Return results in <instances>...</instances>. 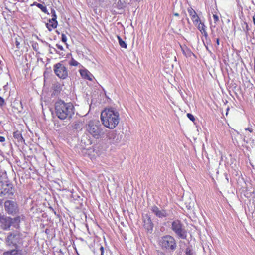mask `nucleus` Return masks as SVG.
Listing matches in <instances>:
<instances>
[{"label":"nucleus","instance_id":"21","mask_svg":"<svg viewBox=\"0 0 255 255\" xmlns=\"http://www.w3.org/2000/svg\"><path fill=\"white\" fill-rule=\"evenodd\" d=\"M87 135H84L82 137L81 142L84 143L85 145H90L92 143V142L90 138L87 139Z\"/></svg>","mask_w":255,"mask_h":255},{"label":"nucleus","instance_id":"10","mask_svg":"<svg viewBox=\"0 0 255 255\" xmlns=\"http://www.w3.org/2000/svg\"><path fill=\"white\" fill-rule=\"evenodd\" d=\"M12 225V218L4 216H0V226L2 229L7 230L9 229Z\"/></svg>","mask_w":255,"mask_h":255},{"label":"nucleus","instance_id":"6","mask_svg":"<svg viewBox=\"0 0 255 255\" xmlns=\"http://www.w3.org/2000/svg\"><path fill=\"white\" fill-rule=\"evenodd\" d=\"M171 228L175 235L179 238L185 239L187 237V232L183 224L179 220L172 222Z\"/></svg>","mask_w":255,"mask_h":255},{"label":"nucleus","instance_id":"22","mask_svg":"<svg viewBox=\"0 0 255 255\" xmlns=\"http://www.w3.org/2000/svg\"><path fill=\"white\" fill-rule=\"evenodd\" d=\"M117 38L118 39V42H119V44L120 46L122 48H127V45L126 43V42L125 41H124L119 36L117 35Z\"/></svg>","mask_w":255,"mask_h":255},{"label":"nucleus","instance_id":"40","mask_svg":"<svg viewBox=\"0 0 255 255\" xmlns=\"http://www.w3.org/2000/svg\"><path fill=\"white\" fill-rule=\"evenodd\" d=\"M158 255H166L165 254L162 252H159Z\"/></svg>","mask_w":255,"mask_h":255},{"label":"nucleus","instance_id":"20","mask_svg":"<svg viewBox=\"0 0 255 255\" xmlns=\"http://www.w3.org/2000/svg\"><path fill=\"white\" fill-rule=\"evenodd\" d=\"M19 250L13 249L12 250L7 251L3 253L2 255H18Z\"/></svg>","mask_w":255,"mask_h":255},{"label":"nucleus","instance_id":"42","mask_svg":"<svg viewBox=\"0 0 255 255\" xmlns=\"http://www.w3.org/2000/svg\"><path fill=\"white\" fill-rule=\"evenodd\" d=\"M253 20L254 24L255 25V18L254 17H253Z\"/></svg>","mask_w":255,"mask_h":255},{"label":"nucleus","instance_id":"25","mask_svg":"<svg viewBox=\"0 0 255 255\" xmlns=\"http://www.w3.org/2000/svg\"><path fill=\"white\" fill-rule=\"evenodd\" d=\"M69 64L71 66H76L79 64V63L74 60L73 58H72L71 60L69 61Z\"/></svg>","mask_w":255,"mask_h":255},{"label":"nucleus","instance_id":"16","mask_svg":"<svg viewBox=\"0 0 255 255\" xmlns=\"http://www.w3.org/2000/svg\"><path fill=\"white\" fill-rule=\"evenodd\" d=\"M198 29L201 32V33L204 36L206 39L208 37V33L205 29V26L203 23L199 22L197 25Z\"/></svg>","mask_w":255,"mask_h":255},{"label":"nucleus","instance_id":"14","mask_svg":"<svg viewBox=\"0 0 255 255\" xmlns=\"http://www.w3.org/2000/svg\"><path fill=\"white\" fill-rule=\"evenodd\" d=\"M188 12L190 16L194 25H197L199 22H200V19L198 16L197 15L195 11L191 8L188 9Z\"/></svg>","mask_w":255,"mask_h":255},{"label":"nucleus","instance_id":"12","mask_svg":"<svg viewBox=\"0 0 255 255\" xmlns=\"http://www.w3.org/2000/svg\"><path fill=\"white\" fill-rule=\"evenodd\" d=\"M107 137L110 140L111 143L117 144L122 140V135L119 134H117L115 131H111L108 133Z\"/></svg>","mask_w":255,"mask_h":255},{"label":"nucleus","instance_id":"35","mask_svg":"<svg viewBox=\"0 0 255 255\" xmlns=\"http://www.w3.org/2000/svg\"><path fill=\"white\" fill-rule=\"evenodd\" d=\"M5 141V137L3 136H0V142H3Z\"/></svg>","mask_w":255,"mask_h":255},{"label":"nucleus","instance_id":"19","mask_svg":"<svg viewBox=\"0 0 255 255\" xmlns=\"http://www.w3.org/2000/svg\"><path fill=\"white\" fill-rule=\"evenodd\" d=\"M13 137L15 139H17V141L19 142L22 143L24 141L21 132L18 130L13 133Z\"/></svg>","mask_w":255,"mask_h":255},{"label":"nucleus","instance_id":"30","mask_svg":"<svg viewBox=\"0 0 255 255\" xmlns=\"http://www.w3.org/2000/svg\"><path fill=\"white\" fill-rule=\"evenodd\" d=\"M213 17L215 23H216L217 22H218L219 20V17L216 14H214L213 16Z\"/></svg>","mask_w":255,"mask_h":255},{"label":"nucleus","instance_id":"8","mask_svg":"<svg viewBox=\"0 0 255 255\" xmlns=\"http://www.w3.org/2000/svg\"><path fill=\"white\" fill-rule=\"evenodd\" d=\"M5 209L9 214L15 215L19 209L17 203L13 200H7L4 203Z\"/></svg>","mask_w":255,"mask_h":255},{"label":"nucleus","instance_id":"18","mask_svg":"<svg viewBox=\"0 0 255 255\" xmlns=\"http://www.w3.org/2000/svg\"><path fill=\"white\" fill-rule=\"evenodd\" d=\"M144 226L148 231L152 230L153 223L151 221L150 218L148 217L147 218V220H144Z\"/></svg>","mask_w":255,"mask_h":255},{"label":"nucleus","instance_id":"5","mask_svg":"<svg viewBox=\"0 0 255 255\" xmlns=\"http://www.w3.org/2000/svg\"><path fill=\"white\" fill-rule=\"evenodd\" d=\"M22 235L17 231L9 232L5 238V244L9 248L18 249V244L21 242Z\"/></svg>","mask_w":255,"mask_h":255},{"label":"nucleus","instance_id":"11","mask_svg":"<svg viewBox=\"0 0 255 255\" xmlns=\"http://www.w3.org/2000/svg\"><path fill=\"white\" fill-rule=\"evenodd\" d=\"M151 210L159 218H166L169 215L166 210L160 209L156 206L152 207Z\"/></svg>","mask_w":255,"mask_h":255},{"label":"nucleus","instance_id":"39","mask_svg":"<svg viewBox=\"0 0 255 255\" xmlns=\"http://www.w3.org/2000/svg\"><path fill=\"white\" fill-rule=\"evenodd\" d=\"M216 44L217 45H219L220 44V40H219V38H217L216 39Z\"/></svg>","mask_w":255,"mask_h":255},{"label":"nucleus","instance_id":"26","mask_svg":"<svg viewBox=\"0 0 255 255\" xmlns=\"http://www.w3.org/2000/svg\"><path fill=\"white\" fill-rule=\"evenodd\" d=\"M51 14H52V21H54V20H56L57 19V16L56 14V11L54 9H51Z\"/></svg>","mask_w":255,"mask_h":255},{"label":"nucleus","instance_id":"4","mask_svg":"<svg viewBox=\"0 0 255 255\" xmlns=\"http://www.w3.org/2000/svg\"><path fill=\"white\" fill-rule=\"evenodd\" d=\"M159 245L163 250L167 252H173L177 247L174 238L170 235L162 237L159 241Z\"/></svg>","mask_w":255,"mask_h":255},{"label":"nucleus","instance_id":"7","mask_svg":"<svg viewBox=\"0 0 255 255\" xmlns=\"http://www.w3.org/2000/svg\"><path fill=\"white\" fill-rule=\"evenodd\" d=\"M54 71L55 74L61 79H64L68 76L67 68L61 63H58L54 65Z\"/></svg>","mask_w":255,"mask_h":255},{"label":"nucleus","instance_id":"33","mask_svg":"<svg viewBox=\"0 0 255 255\" xmlns=\"http://www.w3.org/2000/svg\"><path fill=\"white\" fill-rule=\"evenodd\" d=\"M15 45L17 48H19L20 42L18 41L17 38H15Z\"/></svg>","mask_w":255,"mask_h":255},{"label":"nucleus","instance_id":"15","mask_svg":"<svg viewBox=\"0 0 255 255\" xmlns=\"http://www.w3.org/2000/svg\"><path fill=\"white\" fill-rule=\"evenodd\" d=\"M25 218V216L23 215L17 216L14 218H12V225L16 228H18L19 227V223L20 221L23 220Z\"/></svg>","mask_w":255,"mask_h":255},{"label":"nucleus","instance_id":"41","mask_svg":"<svg viewBox=\"0 0 255 255\" xmlns=\"http://www.w3.org/2000/svg\"><path fill=\"white\" fill-rule=\"evenodd\" d=\"M53 49L54 51L56 52L57 53H58V54H61L60 53H59V52L56 50V49L55 48H53Z\"/></svg>","mask_w":255,"mask_h":255},{"label":"nucleus","instance_id":"34","mask_svg":"<svg viewBox=\"0 0 255 255\" xmlns=\"http://www.w3.org/2000/svg\"><path fill=\"white\" fill-rule=\"evenodd\" d=\"M100 250L101 251V255H103L104 252V249L102 246H101V247L100 248Z\"/></svg>","mask_w":255,"mask_h":255},{"label":"nucleus","instance_id":"38","mask_svg":"<svg viewBox=\"0 0 255 255\" xmlns=\"http://www.w3.org/2000/svg\"><path fill=\"white\" fill-rule=\"evenodd\" d=\"M39 4V3H38L37 2H34L33 4H31V6H33L34 5L37 6V5Z\"/></svg>","mask_w":255,"mask_h":255},{"label":"nucleus","instance_id":"32","mask_svg":"<svg viewBox=\"0 0 255 255\" xmlns=\"http://www.w3.org/2000/svg\"><path fill=\"white\" fill-rule=\"evenodd\" d=\"M56 47L59 50H61V51H63L64 50V48H63V47L60 45V44H57L56 45Z\"/></svg>","mask_w":255,"mask_h":255},{"label":"nucleus","instance_id":"17","mask_svg":"<svg viewBox=\"0 0 255 255\" xmlns=\"http://www.w3.org/2000/svg\"><path fill=\"white\" fill-rule=\"evenodd\" d=\"M57 24L58 23L57 20H54V21H52V19H50L49 22L46 24V27L49 31H51L53 29L57 27Z\"/></svg>","mask_w":255,"mask_h":255},{"label":"nucleus","instance_id":"27","mask_svg":"<svg viewBox=\"0 0 255 255\" xmlns=\"http://www.w3.org/2000/svg\"><path fill=\"white\" fill-rule=\"evenodd\" d=\"M67 36H66V35L64 33H62L61 34V40L64 43H65L66 44V42H67Z\"/></svg>","mask_w":255,"mask_h":255},{"label":"nucleus","instance_id":"36","mask_svg":"<svg viewBox=\"0 0 255 255\" xmlns=\"http://www.w3.org/2000/svg\"><path fill=\"white\" fill-rule=\"evenodd\" d=\"M245 130H248L250 132H252V131H253L252 128H245Z\"/></svg>","mask_w":255,"mask_h":255},{"label":"nucleus","instance_id":"23","mask_svg":"<svg viewBox=\"0 0 255 255\" xmlns=\"http://www.w3.org/2000/svg\"><path fill=\"white\" fill-rule=\"evenodd\" d=\"M37 7L40 8L43 12L49 14L48 11L46 6H43L42 4L39 3L37 5Z\"/></svg>","mask_w":255,"mask_h":255},{"label":"nucleus","instance_id":"31","mask_svg":"<svg viewBox=\"0 0 255 255\" xmlns=\"http://www.w3.org/2000/svg\"><path fill=\"white\" fill-rule=\"evenodd\" d=\"M4 104V99L0 96V106H2Z\"/></svg>","mask_w":255,"mask_h":255},{"label":"nucleus","instance_id":"37","mask_svg":"<svg viewBox=\"0 0 255 255\" xmlns=\"http://www.w3.org/2000/svg\"><path fill=\"white\" fill-rule=\"evenodd\" d=\"M57 255H64L63 253L62 252L61 250H60L59 251L57 252Z\"/></svg>","mask_w":255,"mask_h":255},{"label":"nucleus","instance_id":"28","mask_svg":"<svg viewBox=\"0 0 255 255\" xmlns=\"http://www.w3.org/2000/svg\"><path fill=\"white\" fill-rule=\"evenodd\" d=\"M187 116L192 122H194L195 120L194 116L190 113H188Z\"/></svg>","mask_w":255,"mask_h":255},{"label":"nucleus","instance_id":"3","mask_svg":"<svg viewBox=\"0 0 255 255\" xmlns=\"http://www.w3.org/2000/svg\"><path fill=\"white\" fill-rule=\"evenodd\" d=\"M85 128L86 131L95 139H99L104 135L102 126L99 121H90L86 125Z\"/></svg>","mask_w":255,"mask_h":255},{"label":"nucleus","instance_id":"24","mask_svg":"<svg viewBox=\"0 0 255 255\" xmlns=\"http://www.w3.org/2000/svg\"><path fill=\"white\" fill-rule=\"evenodd\" d=\"M181 48H182L183 53L185 56H186V57L190 56L191 52L189 49H188L187 48H186L185 49H184L182 47H181Z\"/></svg>","mask_w":255,"mask_h":255},{"label":"nucleus","instance_id":"29","mask_svg":"<svg viewBox=\"0 0 255 255\" xmlns=\"http://www.w3.org/2000/svg\"><path fill=\"white\" fill-rule=\"evenodd\" d=\"M185 255H193V253L189 248L186 249Z\"/></svg>","mask_w":255,"mask_h":255},{"label":"nucleus","instance_id":"13","mask_svg":"<svg viewBox=\"0 0 255 255\" xmlns=\"http://www.w3.org/2000/svg\"><path fill=\"white\" fill-rule=\"evenodd\" d=\"M80 74L81 77L86 80L92 81L94 78L93 75L86 68H83L79 70Z\"/></svg>","mask_w":255,"mask_h":255},{"label":"nucleus","instance_id":"9","mask_svg":"<svg viewBox=\"0 0 255 255\" xmlns=\"http://www.w3.org/2000/svg\"><path fill=\"white\" fill-rule=\"evenodd\" d=\"M14 190L11 184L2 183L0 187V196L9 197L13 194Z\"/></svg>","mask_w":255,"mask_h":255},{"label":"nucleus","instance_id":"2","mask_svg":"<svg viewBox=\"0 0 255 255\" xmlns=\"http://www.w3.org/2000/svg\"><path fill=\"white\" fill-rule=\"evenodd\" d=\"M101 120L103 125L109 129H114L119 124V112L113 108H106L101 113Z\"/></svg>","mask_w":255,"mask_h":255},{"label":"nucleus","instance_id":"1","mask_svg":"<svg viewBox=\"0 0 255 255\" xmlns=\"http://www.w3.org/2000/svg\"><path fill=\"white\" fill-rule=\"evenodd\" d=\"M54 110L56 116L60 120H70L75 113V108L72 103H66L59 100L55 102Z\"/></svg>","mask_w":255,"mask_h":255},{"label":"nucleus","instance_id":"43","mask_svg":"<svg viewBox=\"0 0 255 255\" xmlns=\"http://www.w3.org/2000/svg\"><path fill=\"white\" fill-rule=\"evenodd\" d=\"M174 15L176 16H179V14L177 13H176L174 14Z\"/></svg>","mask_w":255,"mask_h":255}]
</instances>
